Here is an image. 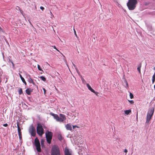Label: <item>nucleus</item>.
Here are the masks:
<instances>
[{"label": "nucleus", "instance_id": "9d476101", "mask_svg": "<svg viewBox=\"0 0 155 155\" xmlns=\"http://www.w3.org/2000/svg\"><path fill=\"white\" fill-rule=\"evenodd\" d=\"M65 127L67 130H71L72 127L71 126L70 124H68L65 125Z\"/></svg>", "mask_w": 155, "mask_h": 155}, {"label": "nucleus", "instance_id": "f704fd0d", "mask_svg": "<svg viewBox=\"0 0 155 155\" xmlns=\"http://www.w3.org/2000/svg\"><path fill=\"white\" fill-rule=\"evenodd\" d=\"M155 81V79H152V83H153Z\"/></svg>", "mask_w": 155, "mask_h": 155}, {"label": "nucleus", "instance_id": "423d86ee", "mask_svg": "<svg viewBox=\"0 0 155 155\" xmlns=\"http://www.w3.org/2000/svg\"><path fill=\"white\" fill-rule=\"evenodd\" d=\"M37 134L40 136H42L44 134V130L42 128V126L40 124L37 125Z\"/></svg>", "mask_w": 155, "mask_h": 155}, {"label": "nucleus", "instance_id": "49530a36", "mask_svg": "<svg viewBox=\"0 0 155 155\" xmlns=\"http://www.w3.org/2000/svg\"><path fill=\"white\" fill-rule=\"evenodd\" d=\"M116 5H119V4L117 2Z\"/></svg>", "mask_w": 155, "mask_h": 155}, {"label": "nucleus", "instance_id": "393cba45", "mask_svg": "<svg viewBox=\"0 0 155 155\" xmlns=\"http://www.w3.org/2000/svg\"><path fill=\"white\" fill-rule=\"evenodd\" d=\"M128 101H129V102L131 104H133L134 103V101L133 100H131L130 101L129 100H128Z\"/></svg>", "mask_w": 155, "mask_h": 155}, {"label": "nucleus", "instance_id": "8fccbe9b", "mask_svg": "<svg viewBox=\"0 0 155 155\" xmlns=\"http://www.w3.org/2000/svg\"><path fill=\"white\" fill-rule=\"evenodd\" d=\"M29 23L32 26V24H31V22L29 21Z\"/></svg>", "mask_w": 155, "mask_h": 155}, {"label": "nucleus", "instance_id": "1a4fd4ad", "mask_svg": "<svg viewBox=\"0 0 155 155\" xmlns=\"http://www.w3.org/2000/svg\"><path fill=\"white\" fill-rule=\"evenodd\" d=\"M65 155H72L71 153L69 151V149L67 147H66L64 149Z\"/></svg>", "mask_w": 155, "mask_h": 155}, {"label": "nucleus", "instance_id": "6e6d98bb", "mask_svg": "<svg viewBox=\"0 0 155 155\" xmlns=\"http://www.w3.org/2000/svg\"><path fill=\"white\" fill-rule=\"evenodd\" d=\"M126 152H127V150Z\"/></svg>", "mask_w": 155, "mask_h": 155}, {"label": "nucleus", "instance_id": "0eeeda50", "mask_svg": "<svg viewBox=\"0 0 155 155\" xmlns=\"http://www.w3.org/2000/svg\"><path fill=\"white\" fill-rule=\"evenodd\" d=\"M35 145L37 151L38 152H41V145L40 142L37 137H36L35 140Z\"/></svg>", "mask_w": 155, "mask_h": 155}, {"label": "nucleus", "instance_id": "9b49d317", "mask_svg": "<svg viewBox=\"0 0 155 155\" xmlns=\"http://www.w3.org/2000/svg\"><path fill=\"white\" fill-rule=\"evenodd\" d=\"M86 85L88 89L92 92H94V90L88 84H87Z\"/></svg>", "mask_w": 155, "mask_h": 155}, {"label": "nucleus", "instance_id": "de8ad7c7", "mask_svg": "<svg viewBox=\"0 0 155 155\" xmlns=\"http://www.w3.org/2000/svg\"><path fill=\"white\" fill-rule=\"evenodd\" d=\"M58 139H59V140H61V137H60V138H59V137Z\"/></svg>", "mask_w": 155, "mask_h": 155}, {"label": "nucleus", "instance_id": "7ed1b4c3", "mask_svg": "<svg viewBox=\"0 0 155 155\" xmlns=\"http://www.w3.org/2000/svg\"><path fill=\"white\" fill-rule=\"evenodd\" d=\"M51 155H61L58 146L54 145L51 150Z\"/></svg>", "mask_w": 155, "mask_h": 155}, {"label": "nucleus", "instance_id": "7c9ffc66", "mask_svg": "<svg viewBox=\"0 0 155 155\" xmlns=\"http://www.w3.org/2000/svg\"><path fill=\"white\" fill-rule=\"evenodd\" d=\"M97 96H98V94L99 93L98 92H95L94 91V92H93Z\"/></svg>", "mask_w": 155, "mask_h": 155}, {"label": "nucleus", "instance_id": "39448f33", "mask_svg": "<svg viewBox=\"0 0 155 155\" xmlns=\"http://www.w3.org/2000/svg\"><path fill=\"white\" fill-rule=\"evenodd\" d=\"M53 134L51 132L47 130L45 133V137L47 142L48 144H50L51 142Z\"/></svg>", "mask_w": 155, "mask_h": 155}, {"label": "nucleus", "instance_id": "6ab92c4d", "mask_svg": "<svg viewBox=\"0 0 155 155\" xmlns=\"http://www.w3.org/2000/svg\"><path fill=\"white\" fill-rule=\"evenodd\" d=\"M44 141L43 139H42L41 141V145L42 147H43V146H44Z\"/></svg>", "mask_w": 155, "mask_h": 155}, {"label": "nucleus", "instance_id": "20e7f679", "mask_svg": "<svg viewBox=\"0 0 155 155\" xmlns=\"http://www.w3.org/2000/svg\"><path fill=\"white\" fill-rule=\"evenodd\" d=\"M154 110V107H151L150 108L148 111L147 116V120L146 123H149L151 119Z\"/></svg>", "mask_w": 155, "mask_h": 155}, {"label": "nucleus", "instance_id": "6e6552de", "mask_svg": "<svg viewBox=\"0 0 155 155\" xmlns=\"http://www.w3.org/2000/svg\"><path fill=\"white\" fill-rule=\"evenodd\" d=\"M29 132L32 136L33 137L35 136L36 134L35 129L33 126H32L30 128Z\"/></svg>", "mask_w": 155, "mask_h": 155}, {"label": "nucleus", "instance_id": "c9c22d12", "mask_svg": "<svg viewBox=\"0 0 155 155\" xmlns=\"http://www.w3.org/2000/svg\"><path fill=\"white\" fill-rule=\"evenodd\" d=\"M52 47H53L54 49H55L56 50L57 49V48H56L55 46H52Z\"/></svg>", "mask_w": 155, "mask_h": 155}, {"label": "nucleus", "instance_id": "2eb2a0df", "mask_svg": "<svg viewBox=\"0 0 155 155\" xmlns=\"http://www.w3.org/2000/svg\"><path fill=\"white\" fill-rule=\"evenodd\" d=\"M141 66V63L140 64L138 65V68H137V70L138 71L139 73L140 74H141L140 71V68Z\"/></svg>", "mask_w": 155, "mask_h": 155}, {"label": "nucleus", "instance_id": "f3484780", "mask_svg": "<svg viewBox=\"0 0 155 155\" xmlns=\"http://www.w3.org/2000/svg\"><path fill=\"white\" fill-rule=\"evenodd\" d=\"M33 80L32 79H31V78L30 77L28 79V81L29 83H33Z\"/></svg>", "mask_w": 155, "mask_h": 155}, {"label": "nucleus", "instance_id": "f257e3e1", "mask_svg": "<svg viewBox=\"0 0 155 155\" xmlns=\"http://www.w3.org/2000/svg\"><path fill=\"white\" fill-rule=\"evenodd\" d=\"M50 114L53 116L54 118L58 122H62L66 119L65 115L64 114H59L60 117L58 116V115L54 114L52 112L50 113Z\"/></svg>", "mask_w": 155, "mask_h": 155}, {"label": "nucleus", "instance_id": "ea45409f", "mask_svg": "<svg viewBox=\"0 0 155 155\" xmlns=\"http://www.w3.org/2000/svg\"><path fill=\"white\" fill-rule=\"evenodd\" d=\"M32 83L33 85H35V86H36L35 83L34 82V81H33V83Z\"/></svg>", "mask_w": 155, "mask_h": 155}, {"label": "nucleus", "instance_id": "58836bf2", "mask_svg": "<svg viewBox=\"0 0 155 155\" xmlns=\"http://www.w3.org/2000/svg\"><path fill=\"white\" fill-rule=\"evenodd\" d=\"M56 50L57 51H58L61 54H62V55H63V54H62V53H61L59 51L58 49L57 48V49H56Z\"/></svg>", "mask_w": 155, "mask_h": 155}, {"label": "nucleus", "instance_id": "c85d7f7f", "mask_svg": "<svg viewBox=\"0 0 155 155\" xmlns=\"http://www.w3.org/2000/svg\"><path fill=\"white\" fill-rule=\"evenodd\" d=\"M3 126H4V127H7L8 126V124H4L3 125Z\"/></svg>", "mask_w": 155, "mask_h": 155}, {"label": "nucleus", "instance_id": "2f4dec72", "mask_svg": "<svg viewBox=\"0 0 155 155\" xmlns=\"http://www.w3.org/2000/svg\"><path fill=\"white\" fill-rule=\"evenodd\" d=\"M73 128L74 129L75 127L79 128V127L77 125L73 126Z\"/></svg>", "mask_w": 155, "mask_h": 155}, {"label": "nucleus", "instance_id": "b1692460", "mask_svg": "<svg viewBox=\"0 0 155 155\" xmlns=\"http://www.w3.org/2000/svg\"><path fill=\"white\" fill-rule=\"evenodd\" d=\"M38 70L43 71V70L41 69L40 66L38 64Z\"/></svg>", "mask_w": 155, "mask_h": 155}, {"label": "nucleus", "instance_id": "412c9836", "mask_svg": "<svg viewBox=\"0 0 155 155\" xmlns=\"http://www.w3.org/2000/svg\"><path fill=\"white\" fill-rule=\"evenodd\" d=\"M130 96L131 99H132L134 97L133 95L131 92H130Z\"/></svg>", "mask_w": 155, "mask_h": 155}, {"label": "nucleus", "instance_id": "79ce46f5", "mask_svg": "<svg viewBox=\"0 0 155 155\" xmlns=\"http://www.w3.org/2000/svg\"><path fill=\"white\" fill-rule=\"evenodd\" d=\"M126 149H125L124 150V152H125V153H126Z\"/></svg>", "mask_w": 155, "mask_h": 155}, {"label": "nucleus", "instance_id": "a211bd4d", "mask_svg": "<svg viewBox=\"0 0 155 155\" xmlns=\"http://www.w3.org/2000/svg\"><path fill=\"white\" fill-rule=\"evenodd\" d=\"M19 94H21L23 93L22 89L21 88H20L18 90Z\"/></svg>", "mask_w": 155, "mask_h": 155}, {"label": "nucleus", "instance_id": "4c0bfd02", "mask_svg": "<svg viewBox=\"0 0 155 155\" xmlns=\"http://www.w3.org/2000/svg\"><path fill=\"white\" fill-rule=\"evenodd\" d=\"M73 65H74V68H75V69H76V68H77V66L74 64H73Z\"/></svg>", "mask_w": 155, "mask_h": 155}, {"label": "nucleus", "instance_id": "dca6fc26", "mask_svg": "<svg viewBox=\"0 0 155 155\" xmlns=\"http://www.w3.org/2000/svg\"><path fill=\"white\" fill-rule=\"evenodd\" d=\"M40 78L43 81H45L46 80V78L43 76H41L40 77Z\"/></svg>", "mask_w": 155, "mask_h": 155}, {"label": "nucleus", "instance_id": "c756f323", "mask_svg": "<svg viewBox=\"0 0 155 155\" xmlns=\"http://www.w3.org/2000/svg\"><path fill=\"white\" fill-rule=\"evenodd\" d=\"M152 79H155V73H154L152 77Z\"/></svg>", "mask_w": 155, "mask_h": 155}, {"label": "nucleus", "instance_id": "ddd939ff", "mask_svg": "<svg viewBox=\"0 0 155 155\" xmlns=\"http://www.w3.org/2000/svg\"><path fill=\"white\" fill-rule=\"evenodd\" d=\"M32 91V90H31L30 88H28L25 90L26 93L28 95L31 94V93Z\"/></svg>", "mask_w": 155, "mask_h": 155}, {"label": "nucleus", "instance_id": "c03bdc74", "mask_svg": "<svg viewBox=\"0 0 155 155\" xmlns=\"http://www.w3.org/2000/svg\"><path fill=\"white\" fill-rule=\"evenodd\" d=\"M12 63L13 66H14V64L12 62Z\"/></svg>", "mask_w": 155, "mask_h": 155}, {"label": "nucleus", "instance_id": "aec40b11", "mask_svg": "<svg viewBox=\"0 0 155 155\" xmlns=\"http://www.w3.org/2000/svg\"><path fill=\"white\" fill-rule=\"evenodd\" d=\"M131 113V110L130 109L129 110H127V115H128Z\"/></svg>", "mask_w": 155, "mask_h": 155}, {"label": "nucleus", "instance_id": "5701e85b", "mask_svg": "<svg viewBox=\"0 0 155 155\" xmlns=\"http://www.w3.org/2000/svg\"><path fill=\"white\" fill-rule=\"evenodd\" d=\"M77 73H78V74L80 76L81 75L80 74V72L78 70V68H76V69H75Z\"/></svg>", "mask_w": 155, "mask_h": 155}, {"label": "nucleus", "instance_id": "f8f14e48", "mask_svg": "<svg viewBox=\"0 0 155 155\" xmlns=\"http://www.w3.org/2000/svg\"><path fill=\"white\" fill-rule=\"evenodd\" d=\"M19 75L20 77V78H21V80L24 83V84H25V85H27V83H26L25 79H24V78L22 76V75L20 74H19Z\"/></svg>", "mask_w": 155, "mask_h": 155}, {"label": "nucleus", "instance_id": "4468645a", "mask_svg": "<svg viewBox=\"0 0 155 155\" xmlns=\"http://www.w3.org/2000/svg\"><path fill=\"white\" fill-rule=\"evenodd\" d=\"M19 122H17V126L18 132V133H21V130L20 127L19 126Z\"/></svg>", "mask_w": 155, "mask_h": 155}, {"label": "nucleus", "instance_id": "cd10ccee", "mask_svg": "<svg viewBox=\"0 0 155 155\" xmlns=\"http://www.w3.org/2000/svg\"><path fill=\"white\" fill-rule=\"evenodd\" d=\"M124 76H125V75H124V77H123V80L124 81V82H126V79H125V78H124Z\"/></svg>", "mask_w": 155, "mask_h": 155}, {"label": "nucleus", "instance_id": "4be33fe9", "mask_svg": "<svg viewBox=\"0 0 155 155\" xmlns=\"http://www.w3.org/2000/svg\"><path fill=\"white\" fill-rule=\"evenodd\" d=\"M18 135L19 136V138L21 140L22 138V134L21 133H18Z\"/></svg>", "mask_w": 155, "mask_h": 155}, {"label": "nucleus", "instance_id": "09e8293b", "mask_svg": "<svg viewBox=\"0 0 155 155\" xmlns=\"http://www.w3.org/2000/svg\"><path fill=\"white\" fill-rule=\"evenodd\" d=\"M58 139H59V140H61V137H60V138H59V137Z\"/></svg>", "mask_w": 155, "mask_h": 155}, {"label": "nucleus", "instance_id": "a878e982", "mask_svg": "<svg viewBox=\"0 0 155 155\" xmlns=\"http://www.w3.org/2000/svg\"><path fill=\"white\" fill-rule=\"evenodd\" d=\"M80 76V77H81V80H82V81L83 82L84 81H85V80H84V78L82 77V76H81H81Z\"/></svg>", "mask_w": 155, "mask_h": 155}, {"label": "nucleus", "instance_id": "a18cd8bd", "mask_svg": "<svg viewBox=\"0 0 155 155\" xmlns=\"http://www.w3.org/2000/svg\"><path fill=\"white\" fill-rule=\"evenodd\" d=\"M20 12L21 13L22 12V11L20 9Z\"/></svg>", "mask_w": 155, "mask_h": 155}, {"label": "nucleus", "instance_id": "72a5a7b5", "mask_svg": "<svg viewBox=\"0 0 155 155\" xmlns=\"http://www.w3.org/2000/svg\"><path fill=\"white\" fill-rule=\"evenodd\" d=\"M43 89L44 91V94H45L46 91V90L45 88H43Z\"/></svg>", "mask_w": 155, "mask_h": 155}, {"label": "nucleus", "instance_id": "3c124183", "mask_svg": "<svg viewBox=\"0 0 155 155\" xmlns=\"http://www.w3.org/2000/svg\"><path fill=\"white\" fill-rule=\"evenodd\" d=\"M154 90H155V84L154 85Z\"/></svg>", "mask_w": 155, "mask_h": 155}, {"label": "nucleus", "instance_id": "473e14b6", "mask_svg": "<svg viewBox=\"0 0 155 155\" xmlns=\"http://www.w3.org/2000/svg\"><path fill=\"white\" fill-rule=\"evenodd\" d=\"M40 8L41 9L42 11H43L44 9V7L42 6H41L40 7Z\"/></svg>", "mask_w": 155, "mask_h": 155}, {"label": "nucleus", "instance_id": "864d4df0", "mask_svg": "<svg viewBox=\"0 0 155 155\" xmlns=\"http://www.w3.org/2000/svg\"><path fill=\"white\" fill-rule=\"evenodd\" d=\"M126 84H127V86H128V84H127V82Z\"/></svg>", "mask_w": 155, "mask_h": 155}, {"label": "nucleus", "instance_id": "f03ea898", "mask_svg": "<svg viewBox=\"0 0 155 155\" xmlns=\"http://www.w3.org/2000/svg\"><path fill=\"white\" fill-rule=\"evenodd\" d=\"M137 3V0H129L127 4L129 9L130 10H134L136 7V5Z\"/></svg>", "mask_w": 155, "mask_h": 155}, {"label": "nucleus", "instance_id": "37998d69", "mask_svg": "<svg viewBox=\"0 0 155 155\" xmlns=\"http://www.w3.org/2000/svg\"><path fill=\"white\" fill-rule=\"evenodd\" d=\"M2 30V28H1L0 27V31H1Z\"/></svg>", "mask_w": 155, "mask_h": 155}, {"label": "nucleus", "instance_id": "a19ab883", "mask_svg": "<svg viewBox=\"0 0 155 155\" xmlns=\"http://www.w3.org/2000/svg\"><path fill=\"white\" fill-rule=\"evenodd\" d=\"M125 114H126V110L124 111Z\"/></svg>", "mask_w": 155, "mask_h": 155}, {"label": "nucleus", "instance_id": "603ef678", "mask_svg": "<svg viewBox=\"0 0 155 155\" xmlns=\"http://www.w3.org/2000/svg\"><path fill=\"white\" fill-rule=\"evenodd\" d=\"M153 69L155 70V67Z\"/></svg>", "mask_w": 155, "mask_h": 155}, {"label": "nucleus", "instance_id": "e433bc0d", "mask_svg": "<svg viewBox=\"0 0 155 155\" xmlns=\"http://www.w3.org/2000/svg\"><path fill=\"white\" fill-rule=\"evenodd\" d=\"M50 14L51 15V16H54V15H53V14H52V12H51V11H50Z\"/></svg>", "mask_w": 155, "mask_h": 155}, {"label": "nucleus", "instance_id": "5fc2aeb1", "mask_svg": "<svg viewBox=\"0 0 155 155\" xmlns=\"http://www.w3.org/2000/svg\"><path fill=\"white\" fill-rule=\"evenodd\" d=\"M18 8L20 9V8H19V7H18Z\"/></svg>", "mask_w": 155, "mask_h": 155}, {"label": "nucleus", "instance_id": "bb28decb", "mask_svg": "<svg viewBox=\"0 0 155 155\" xmlns=\"http://www.w3.org/2000/svg\"><path fill=\"white\" fill-rule=\"evenodd\" d=\"M74 34L75 35V36H76V37H77V35L76 34V31L75 30V29L74 28Z\"/></svg>", "mask_w": 155, "mask_h": 155}]
</instances>
